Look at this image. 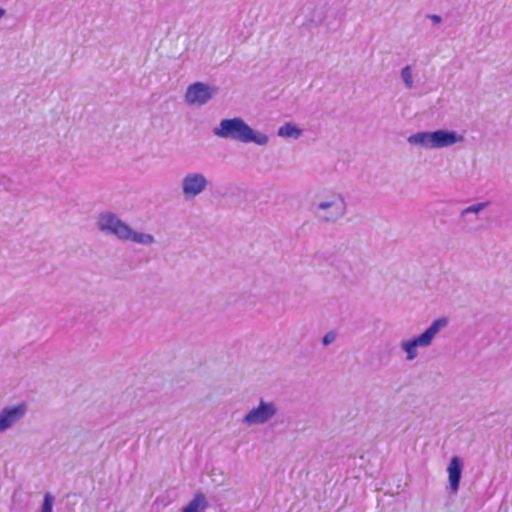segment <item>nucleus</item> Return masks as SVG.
I'll return each instance as SVG.
<instances>
[{
	"label": "nucleus",
	"mask_w": 512,
	"mask_h": 512,
	"mask_svg": "<svg viewBox=\"0 0 512 512\" xmlns=\"http://www.w3.org/2000/svg\"><path fill=\"white\" fill-rule=\"evenodd\" d=\"M208 507V502L203 493L194 494L192 500L183 508L182 512H202Z\"/></svg>",
	"instance_id": "obj_12"
},
{
	"label": "nucleus",
	"mask_w": 512,
	"mask_h": 512,
	"mask_svg": "<svg viewBox=\"0 0 512 512\" xmlns=\"http://www.w3.org/2000/svg\"><path fill=\"white\" fill-rule=\"evenodd\" d=\"M431 136V132H418L410 135L407 140L410 144L419 145L427 149H433Z\"/></svg>",
	"instance_id": "obj_13"
},
{
	"label": "nucleus",
	"mask_w": 512,
	"mask_h": 512,
	"mask_svg": "<svg viewBox=\"0 0 512 512\" xmlns=\"http://www.w3.org/2000/svg\"><path fill=\"white\" fill-rule=\"evenodd\" d=\"M54 497L50 493H46L42 505L41 512H52Z\"/></svg>",
	"instance_id": "obj_18"
},
{
	"label": "nucleus",
	"mask_w": 512,
	"mask_h": 512,
	"mask_svg": "<svg viewBox=\"0 0 512 512\" xmlns=\"http://www.w3.org/2000/svg\"><path fill=\"white\" fill-rule=\"evenodd\" d=\"M448 325V319L441 317L432 321L420 335L400 342V348L406 353V360L413 361L418 356V347H429L435 336Z\"/></svg>",
	"instance_id": "obj_2"
},
{
	"label": "nucleus",
	"mask_w": 512,
	"mask_h": 512,
	"mask_svg": "<svg viewBox=\"0 0 512 512\" xmlns=\"http://www.w3.org/2000/svg\"><path fill=\"white\" fill-rule=\"evenodd\" d=\"M123 241H132L142 245H150L155 242V238L151 234L137 232L129 226V231L126 232Z\"/></svg>",
	"instance_id": "obj_11"
},
{
	"label": "nucleus",
	"mask_w": 512,
	"mask_h": 512,
	"mask_svg": "<svg viewBox=\"0 0 512 512\" xmlns=\"http://www.w3.org/2000/svg\"><path fill=\"white\" fill-rule=\"evenodd\" d=\"M279 413V406L273 400L260 398L258 405L244 415L242 422L247 426L264 425L274 419Z\"/></svg>",
	"instance_id": "obj_4"
},
{
	"label": "nucleus",
	"mask_w": 512,
	"mask_h": 512,
	"mask_svg": "<svg viewBox=\"0 0 512 512\" xmlns=\"http://www.w3.org/2000/svg\"><path fill=\"white\" fill-rule=\"evenodd\" d=\"M431 134L433 149L448 147L463 141V136L455 131L440 129L432 131Z\"/></svg>",
	"instance_id": "obj_9"
},
{
	"label": "nucleus",
	"mask_w": 512,
	"mask_h": 512,
	"mask_svg": "<svg viewBox=\"0 0 512 512\" xmlns=\"http://www.w3.org/2000/svg\"><path fill=\"white\" fill-rule=\"evenodd\" d=\"M99 231L106 235H113L123 240L126 232L129 231V225L123 222L115 213L102 212L99 214L96 222Z\"/></svg>",
	"instance_id": "obj_6"
},
{
	"label": "nucleus",
	"mask_w": 512,
	"mask_h": 512,
	"mask_svg": "<svg viewBox=\"0 0 512 512\" xmlns=\"http://www.w3.org/2000/svg\"><path fill=\"white\" fill-rule=\"evenodd\" d=\"M209 180L202 172H188L181 179V192L186 201H192L207 190Z\"/></svg>",
	"instance_id": "obj_5"
},
{
	"label": "nucleus",
	"mask_w": 512,
	"mask_h": 512,
	"mask_svg": "<svg viewBox=\"0 0 512 512\" xmlns=\"http://www.w3.org/2000/svg\"><path fill=\"white\" fill-rule=\"evenodd\" d=\"M463 469V463L461 459L457 456H454L450 464L448 466V474H449V484L450 488L453 492H456L459 489V484L461 480Z\"/></svg>",
	"instance_id": "obj_10"
},
{
	"label": "nucleus",
	"mask_w": 512,
	"mask_h": 512,
	"mask_svg": "<svg viewBox=\"0 0 512 512\" xmlns=\"http://www.w3.org/2000/svg\"><path fill=\"white\" fill-rule=\"evenodd\" d=\"M5 15V10L3 8H0V18Z\"/></svg>",
	"instance_id": "obj_22"
},
{
	"label": "nucleus",
	"mask_w": 512,
	"mask_h": 512,
	"mask_svg": "<svg viewBox=\"0 0 512 512\" xmlns=\"http://www.w3.org/2000/svg\"><path fill=\"white\" fill-rule=\"evenodd\" d=\"M25 415V407L17 405L6 407L0 412V433L7 431Z\"/></svg>",
	"instance_id": "obj_8"
},
{
	"label": "nucleus",
	"mask_w": 512,
	"mask_h": 512,
	"mask_svg": "<svg viewBox=\"0 0 512 512\" xmlns=\"http://www.w3.org/2000/svg\"><path fill=\"white\" fill-rule=\"evenodd\" d=\"M213 134L219 138L229 139L242 143H255L266 145L269 138L266 134L253 130L242 118H227L220 121L213 128Z\"/></svg>",
	"instance_id": "obj_1"
},
{
	"label": "nucleus",
	"mask_w": 512,
	"mask_h": 512,
	"mask_svg": "<svg viewBox=\"0 0 512 512\" xmlns=\"http://www.w3.org/2000/svg\"><path fill=\"white\" fill-rule=\"evenodd\" d=\"M218 92L217 87L209 86L203 82H195L188 86L185 101L190 105L203 106Z\"/></svg>",
	"instance_id": "obj_7"
},
{
	"label": "nucleus",
	"mask_w": 512,
	"mask_h": 512,
	"mask_svg": "<svg viewBox=\"0 0 512 512\" xmlns=\"http://www.w3.org/2000/svg\"><path fill=\"white\" fill-rule=\"evenodd\" d=\"M427 18H429L434 25H437L442 22V18L436 14H429L427 15Z\"/></svg>",
	"instance_id": "obj_20"
},
{
	"label": "nucleus",
	"mask_w": 512,
	"mask_h": 512,
	"mask_svg": "<svg viewBox=\"0 0 512 512\" xmlns=\"http://www.w3.org/2000/svg\"><path fill=\"white\" fill-rule=\"evenodd\" d=\"M324 17H325V13H324L323 8H321V7L316 8L314 10L313 16L309 19V22L312 26L316 27V26H319L323 22Z\"/></svg>",
	"instance_id": "obj_17"
},
{
	"label": "nucleus",
	"mask_w": 512,
	"mask_h": 512,
	"mask_svg": "<svg viewBox=\"0 0 512 512\" xmlns=\"http://www.w3.org/2000/svg\"><path fill=\"white\" fill-rule=\"evenodd\" d=\"M488 205H489V202H481V203L473 204V205L463 209L460 213V220H466L467 216H469V215H473L474 217L477 216Z\"/></svg>",
	"instance_id": "obj_15"
},
{
	"label": "nucleus",
	"mask_w": 512,
	"mask_h": 512,
	"mask_svg": "<svg viewBox=\"0 0 512 512\" xmlns=\"http://www.w3.org/2000/svg\"><path fill=\"white\" fill-rule=\"evenodd\" d=\"M312 213L321 223H336L347 213L345 198L339 193H334L326 199L313 204Z\"/></svg>",
	"instance_id": "obj_3"
},
{
	"label": "nucleus",
	"mask_w": 512,
	"mask_h": 512,
	"mask_svg": "<svg viewBox=\"0 0 512 512\" xmlns=\"http://www.w3.org/2000/svg\"><path fill=\"white\" fill-rule=\"evenodd\" d=\"M302 130L293 123H285L278 130V136L297 139L301 136Z\"/></svg>",
	"instance_id": "obj_14"
},
{
	"label": "nucleus",
	"mask_w": 512,
	"mask_h": 512,
	"mask_svg": "<svg viewBox=\"0 0 512 512\" xmlns=\"http://www.w3.org/2000/svg\"><path fill=\"white\" fill-rule=\"evenodd\" d=\"M401 79L403 80L406 88L411 89L413 87L412 69L409 65L402 68Z\"/></svg>",
	"instance_id": "obj_16"
},
{
	"label": "nucleus",
	"mask_w": 512,
	"mask_h": 512,
	"mask_svg": "<svg viewBox=\"0 0 512 512\" xmlns=\"http://www.w3.org/2000/svg\"><path fill=\"white\" fill-rule=\"evenodd\" d=\"M471 215L467 216V219L466 220H461L462 222H475L478 220V216H475V217H470Z\"/></svg>",
	"instance_id": "obj_21"
},
{
	"label": "nucleus",
	"mask_w": 512,
	"mask_h": 512,
	"mask_svg": "<svg viewBox=\"0 0 512 512\" xmlns=\"http://www.w3.org/2000/svg\"><path fill=\"white\" fill-rule=\"evenodd\" d=\"M336 339V333L333 332V331H329L327 332L323 338H322V343L324 346H328L330 345L332 342H334Z\"/></svg>",
	"instance_id": "obj_19"
}]
</instances>
